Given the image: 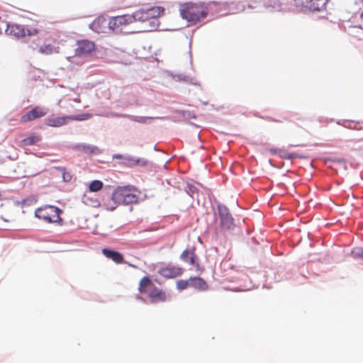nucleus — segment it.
Wrapping results in <instances>:
<instances>
[{"instance_id":"43","label":"nucleus","mask_w":363,"mask_h":363,"mask_svg":"<svg viewBox=\"0 0 363 363\" xmlns=\"http://www.w3.org/2000/svg\"><path fill=\"white\" fill-rule=\"evenodd\" d=\"M38 33L36 28H26V36H31Z\"/></svg>"},{"instance_id":"40","label":"nucleus","mask_w":363,"mask_h":363,"mask_svg":"<svg viewBox=\"0 0 363 363\" xmlns=\"http://www.w3.org/2000/svg\"><path fill=\"white\" fill-rule=\"evenodd\" d=\"M216 6L217 9H221L220 13L223 11L228 12V1H216Z\"/></svg>"},{"instance_id":"4","label":"nucleus","mask_w":363,"mask_h":363,"mask_svg":"<svg viewBox=\"0 0 363 363\" xmlns=\"http://www.w3.org/2000/svg\"><path fill=\"white\" fill-rule=\"evenodd\" d=\"M217 214L219 219V228L221 232L233 231L235 227V219L229 208L224 204H217Z\"/></svg>"},{"instance_id":"11","label":"nucleus","mask_w":363,"mask_h":363,"mask_svg":"<svg viewBox=\"0 0 363 363\" xmlns=\"http://www.w3.org/2000/svg\"><path fill=\"white\" fill-rule=\"evenodd\" d=\"M183 272V269L177 266H167L162 267L158 270V273L168 279L174 278L181 275Z\"/></svg>"},{"instance_id":"28","label":"nucleus","mask_w":363,"mask_h":363,"mask_svg":"<svg viewBox=\"0 0 363 363\" xmlns=\"http://www.w3.org/2000/svg\"><path fill=\"white\" fill-rule=\"evenodd\" d=\"M270 152L272 155H279L281 157L286 160H291L294 157H298V155L294 152H286L284 150L277 149V148H272L270 149Z\"/></svg>"},{"instance_id":"22","label":"nucleus","mask_w":363,"mask_h":363,"mask_svg":"<svg viewBox=\"0 0 363 363\" xmlns=\"http://www.w3.org/2000/svg\"><path fill=\"white\" fill-rule=\"evenodd\" d=\"M143 23L141 31H152L157 29L160 26V22L157 18H148L144 21H139Z\"/></svg>"},{"instance_id":"24","label":"nucleus","mask_w":363,"mask_h":363,"mask_svg":"<svg viewBox=\"0 0 363 363\" xmlns=\"http://www.w3.org/2000/svg\"><path fill=\"white\" fill-rule=\"evenodd\" d=\"M149 297L152 299V302L157 301H164L166 299V294L162 290L154 286L149 293Z\"/></svg>"},{"instance_id":"14","label":"nucleus","mask_w":363,"mask_h":363,"mask_svg":"<svg viewBox=\"0 0 363 363\" xmlns=\"http://www.w3.org/2000/svg\"><path fill=\"white\" fill-rule=\"evenodd\" d=\"M6 33L17 38L26 36V28L19 24L6 23Z\"/></svg>"},{"instance_id":"2","label":"nucleus","mask_w":363,"mask_h":363,"mask_svg":"<svg viewBox=\"0 0 363 363\" xmlns=\"http://www.w3.org/2000/svg\"><path fill=\"white\" fill-rule=\"evenodd\" d=\"M203 6L204 2H187L180 9V15L183 19L186 20L192 25H195L206 18Z\"/></svg>"},{"instance_id":"10","label":"nucleus","mask_w":363,"mask_h":363,"mask_svg":"<svg viewBox=\"0 0 363 363\" xmlns=\"http://www.w3.org/2000/svg\"><path fill=\"white\" fill-rule=\"evenodd\" d=\"M48 113L46 108H40L38 106H35L32 108L30 111H28L26 114H24L21 117V121L23 122H28L33 121L34 119L41 118L45 116Z\"/></svg>"},{"instance_id":"38","label":"nucleus","mask_w":363,"mask_h":363,"mask_svg":"<svg viewBox=\"0 0 363 363\" xmlns=\"http://www.w3.org/2000/svg\"><path fill=\"white\" fill-rule=\"evenodd\" d=\"M70 116L72 117V120L83 121L91 118V114L88 113H84Z\"/></svg>"},{"instance_id":"50","label":"nucleus","mask_w":363,"mask_h":363,"mask_svg":"<svg viewBox=\"0 0 363 363\" xmlns=\"http://www.w3.org/2000/svg\"><path fill=\"white\" fill-rule=\"evenodd\" d=\"M136 31H130V33H135Z\"/></svg>"},{"instance_id":"25","label":"nucleus","mask_w":363,"mask_h":363,"mask_svg":"<svg viewBox=\"0 0 363 363\" xmlns=\"http://www.w3.org/2000/svg\"><path fill=\"white\" fill-rule=\"evenodd\" d=\"M127 118L132 121H135L137 123L148 124V123H150L152 122V121L155 118L163 120V119H165L166 117L153 118V117H150V116H138L129 115V116H127Z\"/></svg>"},{"instance_id":"21","label":"nucleus","mask_w":363,"mask_h":363,"mask_svg":"<svg viewBox=\"0 0 363 363\" xmlns=\"http://www.w3.org/2000/svg\"><path fill=\"white\" fill-rule=\"evenodd\" d=\"M263 8L270 12L279 11L282 4L280 0H263Z\"/></svg>"},{"instance_id":"42","label":"nucleus","mask_w":363,"mask_h":363,"mask_svg":"<svg viewBox=\"0 0 363 363\" xmlns=\"http://www.w3.org/2000/svg\"><path fill=\"white\" fill-rule=\"evenodd\" d=\"M106 117H116V118H127V116H129V114L125 113H119L116 112H111L105 115Z\"/></svg>"},{"instance_id":"26","label":"nucleus","mask_w":363,"mask_h":363,"mask_svg":"<svg viewBox=\"0 0 363 363\" xmlns=\"http://www.w3.org/2000/svg\"><path fill=\"white\" fill-rule=\"evenodd\" d=\"M216 1H209L208 3L204 2L203 11L206 13V17L210 13L214 15L220 13L221 9H217L216 6Z\"/></svg>"},{"instance_id":"20","label":"nucleus","mask_w":363,"mask_h":363,"mask_svg":"<svg viewBox=\"0 0 363 363\" xmlns=\"http://www.w3.org/2000/svg\"><path fill=\"white\" fill-rule=\"evenodd\" d=\"M246 8V5L244 2L242 1H228V12H225L223 14H221V16L227 15L228 13H236L241 11H243Z\"/></svg>"},{"instance_id":"48","label":"nucleus","mask_w":363,"mask_h":363,"mask_svg":"<svg viewBox=\"0 0 363 363\" xmlns=\"http://www.w3.org/2000/svg\"><path fill=\"white\" fill-rule=\"evenodd\" d=\"M109 208L113 211V210H114L116 208V206H110Z\"/></svg>"},{"instance_id":"19","label":"nucleus","mask_w":363,"mask_h":363,"mask_svg":"<svg viewBox=\"0 0 363 363\" xmlns=\"http://www.w3.org/2000/svg\"><path fill=\"white\" fill-rule=\"evenodd\" d=\"M189 287L199 291H204L208 288V285L203 279L199 277H194L189 278Z\"/></svg>"},{"instance_id":"17","label":"nucleus","mask_w":363,"mask_h":363,"mask_svg":"<svg viewBox=\"0 0 363 363\" xmlns=\"http://www.w3.org/2000/svg\"><path fill=\"white\" fill-rule=\"evenodd\" d=\"M72 120L70 116H60L57 118H48L45 124L50 127H61Z\"/></svg>"},{"instance_id":"3","label":"nucleus","mask_w":363,"mask_h":363,"mask_svg":"<svg viewBox=\"0 0 363 363\" xmlns=\"http://www.w3.org/2000/svg\"><path fill=\"white\" fill-rule=\"evenodd\" d=\"M62 210L55 206L45 205L38 208L35 216L48 223H59L62 225L63 220L60 217Z\"/></svg>"},{"instance_id":"35","label":"nucleus","mask_w":363,"mask_h":363,"mask_svg":"<svg viewBox=\"0 0 363 363\" xmlns=\"http://www.w3.org/2000/svg\"><path fill=\"white\" fill-rule=\"evenodd\" d=\"M176 113L179 114V116H182L186 120L191 118H196V116L194 112L190 111H184V110H177Z\"/></svg>"},{"instance_id":"51","label":"nucleus","mask_w":363,"mask_h":363,"mask_svg":"<svg viewBox=\"0 0 363 363\" xmlns=\"http://www.w3.org/2000/svg\"><path fill=\"white\" fill-rule=\"evenodd\" d=\"M189 54H190V56L191 57V51H189Z\"/></svg>"},{"instance_id":"34","label":"nucleus","mask_w":363,"mask_h":363,"mask_svg":"<svg viewBox=\"0 0 363 363\" xmlns=\"http://www.w3.org/2000/svg\"><path fill=\"white\" fill-rule=\"evenodd\" d=\"M40 140L39 136L37 135H31L24 138L22 140V143L23 145H33L36 144Z\"/></svg>"},{"instance_id":"52","label":"nucleus","mask_w":363,"mask_h":363,"mask_svg":"<svg viewBox=\"0 0 363 363\" xmlns=\"http://www.w3.org/2000/svg\"><path fill=\"white\" fill-rule=\"evenodd\" d=\"M1 196V194L0 193V196Z\"/></svg>"},{"instance_id":"41","label":"nucleus","mask_w":363,"mask_h":363,"mask_svg":"<svg viewBox=\"0 0 363 363\" xmlns=\"http://www.w3.org/2000/svg\"><path fill=\"white\" fill-rule=\"evenodd\" d=\"M354 19V24H358L361 22V21H363V11L359 12L357 16H353L351 19H350L349 23L351 24V21H353Z\"/></svg>"},{"instance_id":"39","label":"nucleus","mask_w":363,"mask_h":363,"mask_svg":"<svg viewBox=\"0 0 363 363\" xmlns=\"http://www.w3.org/2000/svg\"><path fill=\"white\" fill-rule=\"evenodd\" d=\"M189 286V279L188 280L180 279L177 282V288L179 291L186 289Z\"/></svg>"},{"instance_id":"9","label":"nucleus","mask_w":363,"mask_h":363,"mask_svg":"<svg viewBox=\"0 0 363 363\" xmlns=\"http://www.w3.org/2000/svg\"><path fill=\"white\" fill-rule=\"evenodd\" d=\"M148 163V160L145 158L136 157L128 155H126V157H124V161L121 162V164L129 168H133L136 166L145 167Z\"/></svg>"},{"instance_id":"8","label":"nucleus","mask_w":363,"mask_h":363,"mask_svg":"<svg viewBox=\"0 0 363 363\" xmlns=\"http://www.w3.org/2000/svg\"><path fill=\"white\" fill-rule=\"evenodd\" d=\"M138 13H140L139 16L140 21H144L145 20H148V18H157L160 16L162 13H164V9L162 7L157 6V7H150L147 9H140L138 10Z\"/></svg>"},{"instance_id":"49","label":"nucleus","mask_w":363,"mask_h":363,"mask_svg":"<svg viewBox=\"0 0 363 363\" xmlns=\"http://www.w3.org/2000/svg\"><path fill=\"white\" fill-rule=\"evenodd\" d=\"M154 150H156V151H157V150H157V145H155V147H154Z\"/></svg>"},{"instance_id":"18","label":"nucleus","mask_w":363,"mask_h":363,"mask_svg":"<svg viewBox=\"0 0 363 363\" xmlns=\"http://www.w3.org/2000/svg\"><path fill=\"white\" fill-rule=\"evenodd\" d=\"M102 253L106 257L112 259L116 263H121L123 260V255L114 250L104 248L102 250Z\"/></svg>"},{"instance_id":"46","label":"nucleus","mask_w":363,"mask_h":363,"mask_svg":"<svg viewBox=\"0 0 363 363\" xmlns=\"http://www.w3.org/2000/svg\"><path fill=\"white\" fill-rule=\"evenodd\" d=\"M126 157V155H123L121 154H116L113 155V158L120 159V160H122V161H124V157Z\"/></svg>"},{"instance_id":"31","label":"nucleus","mask_w":363,"mask_h":363,"mask_svg":"<svg viewBox=\"0 0 363 363\" xmlns=\"http://www.w3.org/2000/svg\"><path fill=\"white\" fill-rule=\"evenodd\" d=\"M39 52L43 54L50 55L56 51V48L51 44L43 45L39 48Z\"/></svg>"},{"instance_id":"15","label":"nucleus","mask_w":363,"mask_h":363,"mask_svg":"<svg viewBox=\"0 0 363 363\" xmlns=\"http://www.w3.org/2000/svg\"><path fill=\"white\" fill-rule=\"evenodd\" d=\"M354 19L351 21V24H349L347 27H345V29L347 33L357 40H361L362 35L363 34V28H362V21L358 24H354Z\"/></svg>"},{"instance_id":"6","label":"nucleus","mask_w":363,"mask_h":363,"mask_svg":"<svg viewBox=\"0 0 363 363\" xmlns=\"http://www.w3.org/2000/svg\"><path fill=\"white\" fill-rule=\"evenodd\" d=\"M295 5L305 9L312 13H321L326 14V5L328 0H294Z\"/></svg>"},{"instance_id":"33","label":"nucleus","mask_w":363,"mask_h":363,"mask_svg":"<svg viewBox=\"0 0 363 363\" xmlns=\"http://www.w3.org/2000/svg\"><path fill=\"white\" fill-rule=\"evenodd\" d=\"M345 128L354 130H361L362 128V123L354 121H345L344 125Z\"/></svg>"},{"instance_id":"37","label":"nucleus","mask_w":363,"mask_h":363,"mask_svg":"<svg viewBox=\"0 0 363 363\" xmlns=\"http://www.w3.org/2000/svg\"><path fill=\"white\" fill-rule=\"evenodd\" d=\"M351 254L356 259H363V248L360 247H354L352 250Z\"/></svg>"},{"instance_id":"12","label":"nucleus","mask_w":363,"mask_h":363,"mask_svg":"<svg viewBox=\"0 0 363 363\" xmlns=\"http://www.w3.org/2000/svg\"><path fill=\"white\" fill-rule=\"evenodd\" d=\"M197 256L194 249H186L180 255V259L190 265L199 268V264L197 262Z\"/></svg>"},{"instance_id":"7","label":"nucleus","mask_w":363,"mask_h":363,"mask_svg":"<svg viewBox=\"0 0 363 363\" xmlns=\"http://www.w3.org/2000/svg\"><path fill=\"white\" fill-rule=\"evenodd\" d=\"M95 45L89 40H81L77 41V48L74 50L75 55L78 57H87L94 50Z\"/></svg>"},{"instance_id":"16","label":"nucleus","mask_w":363,"mask_h":363,"mask_svg":"<svg viewBox=\"0 0 363 363\" xmlns=\"http://www.w3.org/2000/svg\"><path fill=\"white\" fill-rule=\"evenodd\" d=\"M74 148L76 150L81 151L88 155H96L101 153V150L97 146L86 143L77 144Z\"/></svg>"},{"instance_id":"36","label":"nucleus","mask_w":363,"mask_h":363,"mask_svg":"<svg viewBox=\"0 0 363 363\" xmlns=\"http://www.w3.org/2000/svg\"><path fill=\"white\" fill-rule=\"evenodd\" d=\"M185 191L194 198V194H198V188L193 184L187 183L185 186Z\"/></svg>"},{"instance_id":"23","label":"nucleus","mask_w":363,"mask_h":363,"mask_svg":"<svg viewBox=\"0 0 363 363\" xmlns=\"http://www.w3.org/2000/svg\"><path fill=\"white\" fill-rule=\"evenodd\" d=\"M154 284L152 281V280L150 279L149 277H144L142 278V279L140 281L139 284V291L140 293H147L150 291V290L154 287Z\"/></svg>"},{"instance_id":"45","label":"nucleus","mask_w":363,"mask_h":363,"mask_svg":"<svg viewBox=\"0 0 363 363\" xmlns=\"http://www.w3.org/2000/svg\"><path fill=\"white\" fill-rule=\"evenodd\" d=\"M127 2L125 4V6H130L133 4H136L137 2H136V0H125Z\"/></svg>"},{"instance_id":"13","label":"nucleus","mask_w":363,"mask_h":363,"mask_svg":"<svg viewBox=\"0 0 363 363\" xmlns=\"http://www.w3.org/2000/svg\"><path fill=\"white\" fill-rule=\"evenodd\" d=\"M110 18H97L89 24V28L96 33H104L106 28H109Z\"/></svg>"},{"instance_id":"30","label":"nucleus","mask_w":363,"mask_h":363,"mask_svg":"<svg viewBox=\"0 0 363 363\" xmlns=\"http://www.w3.org/2000/svg\"><path fill=\"white\" fill-rule=\"evenodd\" d=\"M246 7L250 9H257L259 11H262L263 8V0H251L246 5Z\"/></svg>"},{"instance_id":"5","label":"nucleus","mask_w":363,"mask_h":363,"mask_svg":"<svg viewBox=\"0 0 363 363\" xmlns=\"http://www.w3.org/2000/svg\"><path fill=\"white\" fill-rule=\"evenodd\" d=\"M140 13L138 10L131 14H123L114 16L109 20V28L115 30H118L122 26H127L135 22H139Z\"/></svg>"},{"instance_id":"1","label":"nucleus","mask_w":363,"mask_h":363,"mask_svg":"<svg viewBox=\"0 0 363 363\" xmlns=\"http://www.w3.org/2000/svg\"><path fill=\"white\" fill-rule=\"evenodd\" d=\"M140 191L134 186H118L111 194V200L115 204L129 205L138 203Z\"/></svg>"},{"instance_id":"27","label":"nucleus","mask_w":363,"mask_h":363,"mask_svg":"<svg viewBox=\"0 0 363 363\" xmlns=\"http://www.w3.org/2000/svg\"><path fill=\"white\" fill-rule=\"evenodd\" d=\"M174 78L176 79L179 82H184L186 83L193 84V85H199V82L194 77H192L189 75L185 74H177L174 76Z\"/></svg>"},{"instance_id":"44","label":"nucleus","mask_w":363,"mask_h":363,"mask_svg":"<svg viewBox=\"0 0 363 363\" xmlns=\"http://www.w3.org/2000/svg\"><path fill=\"white\" fill-rule=\"evenodd\" d=\"M330 160H332L333 162H337L340 164H345V159L342 158V157H333L330 158Z\"/></svg>"},{"instance_id":"32","label":"nucleus","mask_w":363,"mask_h":363,"mask_svg":"<svg viewBox=\"0 0 363 363\" xmlns=\"http://www.w3.org/2000/svg\"><path fill=\"white\" fill-rule=\"evenodd\" d=\"M103 187V182L100 180H94L92 181L89 186V191L91 192H96L101 189Z\"/></svg>"},{"instance_id":"47","label":"nucleus","mask_w":363,"mask_h":363,"mask_svg":"<svg viewBox=\"0 0 363 363\" xmlns=\"http://www.w3.org/2000/svg\"><path fill=\"white\" fill-rule=\"evenodd\" d=\"M252 288H253V286H249V287L245 288L244 290L245 291L251 290Z\"/></svg>"},{"instance_id":"29","label":"nucleus","mask_w":363,"mask_h":363,"mask_svg":"<svg viewBox=\"0 0 363 363\" xmlns=\"http://www.w3.org/2000/svg\"><path fill=\"white\" fill-rule=\"evenodd\" d=\"M55 169L61 172L63 182H69L71 181L72 174L71 172L67 171L65 167H56Z\"/></svg>"}]
</instances>
